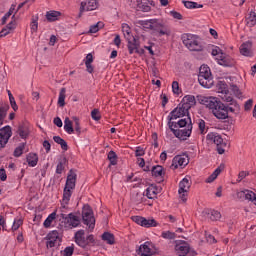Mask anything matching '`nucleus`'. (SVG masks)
<instances>
[{
  "label": "nucleus",
  "mask_w": 256,
  "mask_h": 256,
  "mask_svg": "<svg viewBox=\"0 0 256 256\" xmlns=\"http://www.w3.org/2000/svg\"><path fill=\"white\" fill-rule=\"evenodd\" d=\"M202 101L203 105L212 110L217 119H227L229 117V109L217 97H205Z\"/></svg>",
  "instance_id": "f257e3e1"
},
{
  "label": "nucleus",
  "mask_w": 256,
  "mask_h": 256,
  "mask_svg": "<svg viewBox=\"0 0 256 256\" xmlns=\"http://www.w3.org/2000/svg\"><path fill=\"white\" fill-rule=\"evenodd\" d=\"M198 82L206 89H211V87H213V76H211V69L208 66L202 65L200 67Z\"/></svg>",
  "instance_id": "f03ea898"
},
{
  "label": "nucleus",
  "mask_w": 256,
  "mask_h": 256,
  "mask_svg": "<svg viewBox=\"0 0 256 256\" xmlns=\"http://www.w3.org/2000/svg\"><path fill=\"white\" fill-rule=\"evenodd\" d=\"M60 221L64 224L65 229H75L81 225V218L75 213L70 214H60Z\"/></svg>",
  "instance_id": "7ed1b4c3"
},
{
  "label": "nucleus",
  "mask_w": 256,
  "mask_h": 256,
  "mask_svg": "<svg viewBox=\"0 0 256 256\" xmlns=\"http://www.w3.org/2000/svg\"><path fill=\"white\" fill-rule=\"evenodd\" d=\"M74 239L75 243L79 247H82V249H85V247L95 243V237L93 236V234H90L87 237H85V230H78L75 233Z\"/></svg>",
  "instance_id": "20e7f679"
},
{
  "label": "nucleus",
  "mask_w": 256,
  "mask_h": 256,
  "mask_svg": "<svg viewBox=\"0 0 256 256\" xmlns=\"http://www.w3.org/2000/svg\"><path fill=\"white\" fill-rule=\"evenodd\" d=\"M183 44L189 51H201L203 47L199 43V38L193 34H186L183 36Z\"/></svg>",
  "instance_id": "39448f33"
},
{
  "label": "nucleus",
  "mask_w": 256,
  "mask_h": 256,
  "mask_svg": "<svg viewBox=\"0 0 256 256\" xmlns=\"http://www.w3.org/2000/svg\"><path fill=\"white\" fill-rule=\"evenodd\" d=\"M82 219L84 225H87L90 231L95 229V216H93V209H91V206L87 204L84 205L82 209Z\"/></svg>",
  "instance_id": "423d86ee"
},
{
  "label": "nucleus",
  "mask_w": 256,
  "mask_h": 256,
  "mask_svg": "<svg viewBox=\"0 0 256 256\" xmlns=\"http://www.w3.org/2000/svg\"><path fill=\"white\" fill-rule=\"evenodd\" d=\"M170 130L173 132V135L180 139V141H187L188 137H191V133L193 131V125H188L186 128H170Z\"/></svg>",
  "instance_id": "0eeeda50"
},
{
  "label": "nucleus",
  "mask_w": 256,
  "mask_h": 256,
  "mask_svg": "<svg viewBox=\"0 0 256 256\" xmlns=\"http://www.w3.org/2000/svg\"><path fill=\"white\" fill-rule=\"evenodd\" d=\"M45 239L47 249H53V247L61 245V237L59 236V232L57 230H53L48 233Z\"/></svg>",
  "instance_id": "6e6552de"
},
{
  "label": "nucleus",
  "mask_w": 256,
  "mask_h": 256,
  "mask_svg": "<svg viewBox=\"0 0 256 256\" xmlns=\"http://www.w3.org/2000/svg\"><path fill=\"white\" fill-rule=\"evenodd\" d=\"M189 189H191V179L189 177H185L180 181L178 189L180 199L184 202L187 201V193H189Z\"/></svg>",
  "instance_id": "1a4fd4ad"
},
{
  "label": "nucleus",
  "mask_w": 256,
  "mask_h": 256,
  "mask_svg": "<svg viewBox=\"0 0 256 256\" xmlns=\"http://www.w3.org/2000/svg\"><path fill=\"white\" fill-rule=\"evenodd\" d=\"M218 93L222 101H224L225 103H229L230 105H235V100L233 99L231 93H229V88H227V84H220L218 88Z\"/></svg>",
  "instance_id": "9d476101"
},
{
  "label": "nucleus",
  "mask_w": 256,
  "mask_h": 256,
  "mask_svg": "<svg viewBox=\"0 0 256 256\" xmlns=\"http://www.w3.org/2000/svg\"><path fill=\"white\" fill-rule=\"evenodd\" d=\"M189 165V157L187 155H177L173 158L172 164L170 166V169H183L184 167H187Z\"/></svg>",
  "instance_id": "9b49d317"
},
{
  "label": "nucleus",
  "mask_w": 256,
  "mask_h": 256,
  "mask_svg": "<svg viewBox=\"0 0 256 256\" xmlns=\"http://www.w3.org/2000/svg\"><path fill=\"white\" fill-rule=\"evenodd\" d=\"M12 135L11 126H5L0 129V150L9 143V139H11Z\"/></svg>",
  "instance_id": "f8f14e48"
},
{
  "label": "nucleus",
  "mask_w": 256,
  "mask_h": 256,
  "mask_svg": "<svg viewBox=\"0 0 256 256\" xmlns=\"http://www.w3.org/2000/svg\"><path fill=\"white\" fill-rule=\"evenodd\" d=\"M152 31L158 33V37H163V35H169V29H167V26H165L163 22L157 19H152Z\"/></svg>",
  "instance_id": "ddd939ff"
},
{
  "label": "nucleus",
  "mask_w": 256,
  "mask_h": 256,
  "mask_svg": "<svg viewBox=\"0 0 256 256\" xmlns=\"http://www.w3.org/2000/svg\"><path fill=\"white\" fill-rule=\"evenodd\" d=\"M169 129H187L188 125H193L191 122V118L189 116H186L183 119H180L178 122L170 121L168 123Z\"/></svg>",
  "instance_id": "4468645a"
},
{
  "label": "nucleus",
  "mask_w": 256,
  "mask_h": 256,
  "mask_svg": "<svg viewBox=\"0 0 256 256\" xmlns=\"http://www.w3.org/2000/svg\"><path fill=\"white\" fill-rule=\"evenodd\" d=\"M175 245V253L178 256H185L189 253L190 251V247H189V243L183 241V240H177Z\"/></svg>",
  "instance_id": "2eb2a0df"
},
{
  "label": "nucleus",
  "mask_w": 256,
  "mask_h": 256,
  "mask_svg": "<svg viewBox=\"0 0 256 256\" xmlns=\"http://www.w3.org/2000/svg\"><path fill=\"white\" fill-rule=\"evenodd\" d=\"M133 221L134 223H137V225H141V227H157V222L153 219L150 220L145 217L134 216Z\"/></svg>",
  "instance_id": "dca6fc26"
},
{
  "label": "nucleus",
  "mask_w": 256,
  "mask_h": 256,
  "mask_svg": "<svg viewBox=\"0 0 256 256\" xmlns=\"http://www.w3.org/2000/svg\"><path fill=\"white\" fill-rule=\"evenodd\" d=\"M216 61L218 65H222V67H233V65H235V60L223 52L220 57H216Z\"/></svg>",
  "instance_id": "f3484780"
},
{
  "label": "nucleus",
  "mask_w": 256,
  "mask_h": 256,
  "mask_svg": "<svg viewBox=\"0 0 256 256\" xmlns=\"http://www.w3.org/2000/svg\"><path fill=\"white\" fill-rule=\"evenodd\" d=\"M76 185H77V173H75V171L73 170H70L66 178L64 189H70L73 191Z\"/></svg>",
  "instance_id": "a211bd4d"
},
{
  "label": "nucleus",
  "mask_w": 256,
  "mask_h": 256,
  "mask_svg": "<svg viewBox=\"0 0 256 256\" xmlns=\"http://www.w3.org/2000/svg\"><path fill=\"white\" fill-rule=\"evenodd\" d=\"M138 254L141 256H152L155 255V249H153V243L145 242L141 244L138 250Z\"/></svg>",
  "instance_id": "6ab92c4d"
},
{
  "label": "nucleus",
  "mask_w": 256,
  "mask_h": 256,
  "mask_svg": "<svg viewBox=\"0 0 256 256\" xmlns=\"http://www.w3.org/2000/svg\"><path fill=\"white\" fill-rule=\"evenodd\" d=\"M97 7V0H82L80 3V13H83V11H95Z\"/></svg>",
  "instance_id": "aec40b11"
},
{
  "label": "nucleus",
  "mask_w": 256,
  "mask_h": 256,
  "mask_svg": "<svg viewBox=\"0 0 256 256\" xmlns=\"http://www.w3.org/2000/svg\"><path fill=\"white\" fill-rule=\"evenodd\" d=\"M195 103H196L195 96L186 95L183 97V99L179 105L184 108V111L189 112V109H191V107L195 106Z\"/></svg>",
  "instance_id": "412c9836"
},
{
  "label": "nucleus",
  "mask_w": 256,
  "mask_h": 256,
  "mask_svg": "<svg viewBox=\"0 0 256 256\" xmlns=\"http://www.w3.org/2000/svg\"><path fill=\"white\" fill-rule=\"evenodd\" d=\"M159 193H161V188L152 184L148 186L143 195L147 197V199H157V195H159Z\"/></svg>",
  "instance_id": "4be33fe9"
},
{
  "label": "nucleus",
  "mask_w": 256,
  "mask_h": 256,
  "mask_svg": "<svg viewBox=\"0 0 256 256\" xmlns=\"http://www.w3.org/2000/svg\"><path fill=\"white\" fill-rule=\"evenodd\" d=\"M240 53L244 57H253V43L246 41L240 46Z\"/></svg>",
  "instance_id": "5701e85b"
},
{
  "label": "nucleus",
  "mask_w": 256,
  "mask_h": 256,
  "mask_svg": "<svg viewBox=\"0 0 256 256\" xmlns=\"http://www.w3.org/2000/svg\"><path fill=\"white\" fill-rule=\"evenodd\" d=\"M185 115H189V112L179 104V106L170 113V121L185 117Z\"/></svg>",
  "instance_id": "b1692460"
},
{
  "label": "nucleus",
  "mask_w": 256,
  "mask_h": 256,
  "mask_svg": "<svg viewBox=\"0 0 256 256\" xmlns=\"http://www.w3.org/2000/svg\"><path fill=\"white\" fill-rule=\"evenodd\" d=\"M71 195H73V190L64 188L63 190V198L61 201V209H67V205H69V201H71ZM63 213V210H61Z\"/></svg>",
  "instance_id": "393cba45"
},
{
  "label": "nucleus",
  "mask_w": 256,
  "mask_h": 256,
  "mask_svg": "<svg viewBox=\"0 0 256 256\" xmlns=\"http://www.w3.org/2000/svg\"><path fill=\"white\" fill-rule=\"evenodd\" d=\"M128 41V51L130 53V55H133V53H138L139 52V41L137 40V38H135V36H133L132 38L127 39Z\"/></svg>",
  "instance_id": "a878e982"
},
{
  "label": "nucleus",
  "mask_w": 256,
  "mask_h": 256,
  "mask_svg": "<svg viewBox=\"0 0 256 256\" xmlns=\"http://www.w3.org/2000/svg\"><path fill=\"white\" fill-rule=\"evenodd\" d=\"M206 139L207 141H210V143H214V145H217V147H219V145H223V138L218 133H208Z\"/></svg>",
  "instance_id": "bb28decb"
},
{
  "label": "nucleus",
  "mask_w": 256,
  "mask_h": 256,
  "mask_svg": "<svg viewBox=\"0 0 256 256\" xmlns=\"http://www.w3.org/2000/svg\"><path fill=\"white\" fill-rule=\"evenodd\" d=\"M236 197L240 201H251V198L254 197V192L251 190H241L236 193Z\"/></svg>",
  "instance_id": "cd10ccee"
},
{
  "label": "nucleus",
  "mask_w": 256,
  "mask_h": 256,
  "mask_svg": "<svg viewBox=\"0 0 256 256\" xmlns=\"http://www.w3.org/2000/svg\"><path fill=\"white\" fill-rule=\"evenodd\" d=\"M135 25H136V27H142V29H149L150 31H152L153 19H149V20H136L135 21Z\"/></svg>",
  "instance_id": "c85d7f7f"
},
{
  "label": "nucleus",
  "mask_w": 256,
  "mask_h": 256,
  "mask_svg": "<svg viewBox=\"0 0 256 256\" xmlns=\"http://www.w3.org/2000/svg\"><path fill=\"white\" fill-rule=\"evenodd\" d=\"M26 161L29 167H37V163H39V156L37 153H29L26 157Z\"/></svg>",
  "instance_id": "c756f323"
},
{
  "label": "nucleus",
  "mask_w": 256,
  "mask_h": 256,
  "mask_svg": "<svg viewBox=\"0 0 256 256\" xmlns=\"http://www.w3.org/2000/svg\"><path fill=\"white\" fill-rule=\"evenodd\" d=\"M65 167H67V158L65 156H62L59 158L58 164L56 166L57 175H61V173L65 171Z\"/></svg>",
  "instance_id": "7c9ffc66"
},
{
  "label": "nucleus",
  "mask_w": 256,
  "mask_h": 256,
  "mask_svg": "<svg viewBox=\"0 0 256 256\" xmlns=\"http://www.w3.org/2000/svg\"><path fill=\"white\" fill-rule=\"evenodd\" d=\"M59 17H61V12L59 11L50 10L46 12V19L50 23H53V21H59Z\"/></svg>",
  "instance_id": "2f4dec72"
},
{
  "label": "nucleus",
  "mask_w": 256,
  "mask_h": 256,
  "mask_svg": "<svg viewBox=\"0 0 256 256\" xmlns=\"http://www.w3.org/2000/svg\"><path fill=\"white\" fill-rule=\"evenodd\" d=\"M64 131L68 133V135H73L75 133V129L73 128V121L69 118H65L64 120Z\"/></svg>",
  "instance_id": "473e14b6"
},
{
  "label": "nucleus",
  "mask_w": 256,
  "mask_h": 256,
  "mask_svg": "<svg viewBox=\"0 0 256 256\" xmlns=\"http://www.w3.org/2000/svg\"><path fill=\"white\" fill-rule=\"evenodd\" d=\"M102 241L108 245H115V236L110 232H104L102 234Z\"/></svg>",
  "instance_id": "72a5a7b5"
},
{
  "label": "nucleus",
  "mask_w": 256,
  "mask_h": 256,
  "mask_svg": "<svg viewBox=\"0 0 256 256\" xmlns=\"http://www.w3.org/2000/svg\"><path fill=\"white\" fill-rule=\"evenodd\" d=\"M55 219H57V212H52L43 222L45 229H49Z\"/></svg>",
  "instance_id": "f704fd0d"
},
{
  "label": "nucleus",
  "mask_w": 256,
  "mask_h": 256,
  "mask_svg": "<svg viewBox=\"0 0 256 256\" xmlns=\"http://www.w3.org/2000/svg\"><path fill=\"white\" fill-rule=\"evenodd\" d=\"M221 171H223V166H220L214 170V172L206 179V183H213L219 175H221Z\"/></svg>",
  "instance_id": "c9c22d12"
},
{
  "label": "nucleus",
  "mask_w": 256,
  "mask_h": 256,
  "mask_svg": "<svg viewBox=\"0 0 256 256\" xmlns=\"http://www.w3.org/2000/svg\"><path fill=\"white\" fill-rule=\"evenodd\" d=\"M7 111H9V105H0V127L5 123V117H7Z\"/></svg>",
  "instance_id": "e433bc0d"
},
{
  "label": "nucleus",
  "mask_w": 256,
  "mask_h": 256,
  "mask_svg": "<svg viewBox=\"0 0 256 256\" xmlns=\"http://www.w3.org/2000/svg\"><path fill=\"white\" fill-rule=\"evenodd\" d=\"M186 9H203V5L193 1H182Z\"/></svg>",
  "instance_id": "4c0bfd02"
},
{
  "label": "nucleus",
  "mask_w": 256,
  "mask_h": 256,
  "mask_svg": "<svg viewBox=\"0 0 256 256\" xmlns=\"http://www.w3.org/2000/svg\"><path fill=\"white\" fill-rule=\"evenodd\" d=\"M53 140H54L55 143L60 145V147L63 151H67L69 149V146L67 145V142L63 138H61L60 136H54Z\"/></svg>",
  "instance_id": "58836bf2"
},
{
  "label": "nucleus",
  "mask_w": 256,
  "mask_h": 256,
  "mask_svg": "<svg viewBox=\"0 0 256 256\" xmlns=\"http://www.w3.org/2000/svg\"><path fill=\"white\" fill-rule=\"evenodd\" d=\"M153 177H161L163 179V175H165V171H163V166L157 165L152 168Z\"/></svg>",
  "instance_id": "ea45409f"
},
{
  "label": "nucleus",
  "mask_w": 256,
  "mask_h": 256,
  "mask_svg": "<svg viewBox=\"0 0 256 256\" xmlns=\"http://www.w3.org/2000/svg\"><path fill=\"white\" fill-rule=\"evenodd\" d=\"M246 24L248 27H255L256 25V13L250 12L248 17H246Z\"/></svg>",
  "instance_id": "a19ab883"
},
{
  "label": "nucleus",
  "mask_w": 256,
  "mask_h": 256,
  "mask_svg": "<svg viewBox=\"0 0 256 256\" xmlns=\"http://www.w3.org/2000/svg\"><path fill=\"white\" fill-rule=\"evenodd\" d=\"M65 93H67V90L65 88H61L59 92V97H58V105L59 107H65Z\"/></svg>",
  "instance_id": "79ce46f5"
},
{
  "label": "nucleus",
  "mask_w": 256,
  "mask_h": 256,
  "mask_svg": "<svg viewBox=\"0 0 256 256\" xmlns=\"http://www.w3.org/2000/svg\"><path fill=\"white\" fill-rule=\"evenodd\" d=\"M39 18L33 16L31 23H30V29H31V33H37L38 29H39Z\"/></svg>",
  "instance_id": "37998d69"
},
{
  "label": "nucleus",
  "mask_w": 256,
  "mask_h": 256,
  "mask_svg": "<svg viewBox=\"0 0 256 256\" xmlns=\"http://www.w3.org/2000/svg\"><path fill=\"white\" fill-rule=\"evenodd\" d=\"M122 33L125 39H131L133 37L131 35V27H129L127 23L122 24Z\"/></svg>",
  "instance_id": "c03bdc74"
},
{
  "label": "nucleus",
  "mask_w": 256,
  "mask_h": 256,
  "mask_svg": "<svg viewBox=\"0 0 256 256\" xmlns=\"http://www.w3.org/2000/svg\"><path fill=\"white\" fill-rule=\"evenodd\" d=\"M18 134L21 139H27L29 137V128L27 126H20L18 128Z\"/></svg>",
  "instance_id": "a18cd8bd"
},
{
  "label": "nucleus",
  "mask_w": 256,
  "mask_h": 256,
  "mask_svg": "<svg viewBox=\"0 0 256 256\" xmlns=\"http://www.w3.org/2000/svg\"><path fill=\"white\" fill-rule=\"evenodd\" d=\"M72 121L74 123V131H76V133L78 135H80L81 134V121L79 120V118L77 116H73Z\"/></svg>",
  "instance_id": "49530a36"
},
{
  "label": "nucleus",
  "mask_w": 256,
  "mask_h": 256,
  "mask_svg": "<svg viewBox=\"0 0 256 256\" xmlns=\"http://www.w3.org/2000/svg\"><path fill=\"white\" fill-rule=\"evenodd\" d=\"M108 160L110 161V165H117V153H115V151L111 150L109 153H108Z\"/></svg>",
  "instance_id": "de8ad7c7"
},
{
  "label": "nucleus",
  "mask_w": 256,
  "mask_h": 256,
  "mask_svg": "<svg viewBox=\"0 0 256 256\" xmlns=\"http://www.w3.org/2000/svg\"><path fill=\"white\" fill-rule=\"evenodd\" d=\"M23 225V218H15L12 225V231H17Z\"/></svg>",
  "instance_id": "09e8293b"
},
{
  "label": "nucleus",
  "mask_w": 256,
  "mask_h": 256,
  "mask_svg": "<svg viewBox=\"0 0 256 256\" xmlns=\"http://www.w3.org/2000/svg\"><path fill=\"white\" fill-rule=\"evenodd\" d=\"M161 237L163 239L173 240L177 237V234H175V232H171V231H164V232H162Z\"/></svg>",
  "instance_id": "8fccbe9b"
},
{
  "label": "nucleus",
  "mask_w": 256,
  "mask_h": 256,
  "mask_svg": "<svg viewBox=\"0 0 256 256\" xmlns=\"http://www.w3.org/2000/svg\"><path fill=\"white\" fill-rule=\"evenodd\" d=\"M23 151H25V143H21L18 147L14 150V157H21L23 155Z\"/></svg>",
  "instance_id": "3c124183"
},
{
  "label": "nucleus",
  "mask_w": 256,
  "mask_h": 256,
  "mask_svg": "<svg viewBox=\"0 0 256 256\" xmlns=\"http://www.w3.org/2000/svg\"><path fill=\"white\" fill-rule=\"evenodd\" d=\"M103 27H104L103 22H98L97 24L90 26V32L97 33L99 29H103Z\"/></svg>",
  "instance_id": "603ef678"
},
{
  "label": "nucleus",
  "mask_w": 256,
  "mask_h": 256,
  "mask_svg": "<svg viewBox=\"0 0 256 256\" xmlns=\"http://www.w3.org/2000/svg\"><path fill=\"white\" fill-rule=\"evenodd\" d=\"M211 221H219L221 219V212L217 210H212L210 214Z\"/></svg>",
  "instance_id": "864d4df0"
},
{
  "label": "nucleus",
  "mask_w": 256,
  "mask_h": 256,
  "mask_svg": "<svg viewBox=\"0 0 256 256\" xmlns=\"http://www.w3.org/2000/svg\"><path fill=\"white\" fill-rule=\"evenodd\" d=\"M91 117L94 121H101V112H99V109L92 110Z\"/></svg>",
  "instance_id": "5fc2aeb1"
},
{
  "label": "nucleus",
  "mask_w": 256,
  "mask_h": 256,
  "mask_svg": "<svg viewBox=\"0 0 256 256\" xmlns=\"http://www.w3.org/2000/svg\"><path fill=\"white\" fill-rule=\"evenodd\" d=\"M198 127L201 135H205V133H207V127L205 126L204 120H199Z\"/></svg>",
  "instance_id": "6e6d98bb"
},
{
  "label": "nucleus",
  "mask_w": 256,
  "mask_h": 256,
  "mask_svg": "<svg viewBox=\"0 0 256 256\" xmlns=\"http://www.w3.org/2000/svg\"><path fill=\"white\" fill-rule=\"evenodd\" d=\"M145 155V149L141 146L136 147L135 157H143Z\"/></svg>",
  "instance_id": "4d7b16f0"
},
{
  "label": "nucleus",
  "mask_w": 256,
  "mask_h": 256,
  "mask_svg": "<svg viewBox=\"0 0 256 256\" xmlns=\"http://www.w3.org/2000/svg\"><path fill=\"white\" fill-rule=\"evenodd\" d=\"M9 101L13 111H17L19 109V106H17V102L15 101V97H13V95H10Z\"/></svg>",
  "instance_id": "13d9d810"
},
{
  "label": "nucleus",
  "mask_w": 256,
  "mask_h": 256,
  "mask_svg": "<svg viewBox=\"0 0 256 256\" xmlns=\"http://www.w3.org/2000/svg\"><path fill=\"white\" fill-rule=\"evenodd\" d=\"M172 91H173V93L175 95H179V92H180V90H179V82H177V81H173L172 82Z\"/></svg>",
  "instance_id": "bf43d9fd"
},
{
  "label": "nucleus",
  "mask_w": 256,
  "mask_h": 256,
  "mask_svg": "<svg viewBox=\"0 0 256 256\" xmlns=\"http://www.w3.org/2000/svg\"><path fill=\"white\" fill-rule=\"evenodd\" d=\"M223 51H221V49L219 47H215L214 49H212V55L213 57H215V59H217V57H221Z\"/></svg>",
  "instance_id": "052dcab7"
},
{
  "label": "nucleus",
  "mask_w": 256,
  "mask_h": 256,
  "mask_svg": "<svg viewBox=\"0 0 256 256\" xmlns=\"http://www.w3.org/2000/svg\"><path fill=\"white\" fill-rule=\"evenodd\" d=\"M249 175V172H246V171H241L239 174H238V183H241V181H243V179H245V177H247Z\"/></svg>",
  "instance_id": "680f3d73"
},
{
  "label": "nucleus",
  "mask_w": 256,
  "mask_h": 256,
  "mask_svg": "<svg viewBox=\"0 0 256 256\" xmlns=\"http://www.w3.org/2000/svg\"><path fill=\"white\" fill-rule=\"evenodd\" d=\"M74 248L73 246H68L64 249V256H71L73 255Z\"/></svg>",
  "instance_id": "e2e57ef3"
},
{
  "label": "nucleus",
  "mask_w": 256,
  "mask_h": 256,
  "mask_svg": "<svg viewBox=\"0 0 256 256\" xmlns=\"http://www.w3.org/2000/svg\"><path fill=\"white\" fill-rule=\"evenodd\" d=\"M206 240L208 243H217V240L215 239V236L211 235V234H208L206 235Z\"/></svg>",
  "instance_id": "0e129e2a"
},
{
  "label": "nucleus",
  "mask_w": 256,
  "mask_h": 256,
  "mask_svg": "<svg viewBox=\"0 0 256 256\" xmlns=\"http://www.w3.org/2000/svg\"><path fill=\"white\" fill-rule=\"evenodd\" d=\"M11 33V30L8 29L7 27L3 28L0 32V37H7Z\"/></svg>",
  "instance_id": "69168bd1"
},
{
  "label": "nucleus",
  "mask_w": 256,
  "mask_h": 256,
  "mask_svg": "<svg viewBox=\"0 0 256 256\" xmlns=\"http://www.w3.org/2000/svg\"><path fill=\"white\" fill-rule=\"evenodd\" d=\"M0 179L2 181H7V172H5V169L3 168L0 169Z\"/></svg>",
  "instance_id": "338daca9"
},
{
  "label": "nucleus",
  "mask_w": 256,
  "mask_h": 256,
  "mask_svg": "<svg viewBox=\"0 0 256 256\" xmlns=\"http://www.w3.org/2000/svg\"><path fill=\"white\" fill-rule=\"evenodd\" d=\"M85 63H93V54H87L86 58L84 59Z\"/></svg>",
  "instance_id": "774afa93"
}]
</instances>
